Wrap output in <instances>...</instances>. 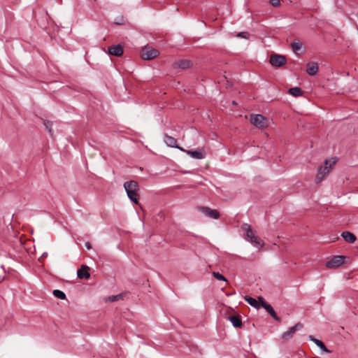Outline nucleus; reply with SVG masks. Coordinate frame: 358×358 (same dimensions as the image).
<instances>
[{
	"label": "nucleus",
	"mask_w": 358,
	"mask_h": 358,
	"mask_svg": "<svg viewBox=\"0 0 358 358\" xmlns=\"http://www.w3.org/2000/svg\"><path fill=\"white\" fill-rule=\"evenodd\" d=\"M336 162V157H332L330 159H325L324 165L318 167L317 173L315 177V182H320L329 173Z\"/></svg>",
	"instance_id": "1"
},
{
	"label": "nucleus",
	"mask_w": 358,
	"mask_h": 358,
	"mask_svg": "<svg viewBox=\"0 0 358 358\" xmlns=\"http://www.w3.org/2000/svg\"><path fill=\"white\" fill-rule=\"evenodd\" d=\"M124 187L127 192L128 198L134 203H138V194L139 186L136 181L130 180L124 183Z\"/></svg>",
	"instance_id": "2"
},
{
	"label": "nucleus",
	"mask_w": 358,
	"mask_h": 358,
	"mask_svg": "<svg viewBox=\"0 0 358 358\" xmlns=\"http://www.w3.org/2000/svg\"><path fill=\"white\" fill-rule=\"evenodd\" d=\"M242 229L246 232V237L248 241H249L255 247H263V243H262L259 238L255 235V231L252 229V227L250 224H244L242 226Z\"/></svg>",
	"instance_id": "3"
},
{
	"label": "nucleus",
	"mask_w": 358,
	"mask_h": 358,
	"mask_svg": "<svg viewBox=\"0 0 358 358\" xmlns=\"http://www.w3.org/2000/svg\"><path fill=\"white\" fill-rule=\"evenodd\" d=\"M250 122L255 127L263 129L268 126V120L261 114H255L250 116Z\"/></svg>",
	"instance_id": "4"
},
{
	"label": "nucleus",
	"mask_w": 358,
	"mask_h": 358,
	"mask_svg": "<svg viewBox=\"0 0 358 358\" xmlns=\"http://www.w3.org/2000/svg\"><path fill=\"white\" fill-rule=\"evenodd\" d=\"M159 52L157 50L150 47H145L141 52V57L145 60H150L159 55Z\"/></svg>",
	"instance_id": "5"
},
{
	"label": "nucleus",
	"mask_w": 358,
	"mask_h": 358,
	"mask_svg": "<svg viewBox=\"0 0 358 358\" xmlns=\"http://www.w3.org/2000/svg\"><path fill=\"white\" fill-rule=\"evenodd\" d=\"M345 259V257L343 255L334 256L330 260L326 262L325 266L328 268H338L344 263Z\"/></svg>",
	"instance_id": "6"
},
{
	"label": "nucleus",
	"mask_w": 358,
	"mask_h": 358,
	"mask_svg": "<svg viewBox=\"0 0 358 358\" xmlns=\"http://www.w3.org/2000/svg\"><path fill=\"white\" fill-rule=\"evenodd\" d=\"M258 299L260 301L261 307L264 308L275 321H280V318L277 315L273 307L262 296H259Z\"/></svg>",
	"instance_id": "7"
},
{
	"label": "nucleus",
	"mask_w": 358,
	"mask_h": 358,
	"mask_svg": "<svg viewBox=\"0 0 358 358\" xmlns=\"http://www.w3.org/2000/svg\"><path fill=\"white\" fill-rule=\"evenodd\" d=\"M269 62L272 66L280 67L286 64L287 59L283 55L275 54L271 56Z\"/></svg>",
	"instance_id": "8"
},
{
	"label": "nucleus",
	"mask_w": 358,
	"mask_h": 358,
	"mask_svg": "<svg viewBox=\"0 0 358 358\" xmlns=\"http://www.w3.org/2000/svg\"><path fill=\"white\" fill-rule=\"evenodd\" d=\"M303 324L300 322L296 323L294 326L289 328L288 331L284 332L282 335V338L286 341L290 339L293 336L294 334L296 331L301 330L303 328Z\"/></svg>",
	"instance_id": "9"
},
{
	"label": "nucleus",
	"mask_w": 358,
	"mask_h": 358,
	"mask_svg": "<svg viewBox=\"0 0 358 358\" xmlns=\"http://www.w3.org/2000/svg\"><path fill=\"white\" fill-rule=\"evenodd\" d=\"M199 209L204 215L209 217L213 219H218L220 217V213L217 210L211 209L206 206H201Z\"/></svg>",
	"instance_id": "10"
},
{
	"label": "nucleus",
	"mask_w": 358,
	"mask_h": 358,
	"mask_svg": "<svg viewBox=\"0 0 358 358\" xmlns=\"http://www.w3.org/2000/svg\"><path fill=\"white\" fill-rule=\"evenodd\" d=\"M186 153L189 155L191 157L196 159H202L206 157V152L203 148H200L195 150H186Z\"/></svg>",
	"instance_id": "11"
},
{
	"label": "nucleus",
	"mask_w": 358,
	"mask_h": 358,
	"mask_svg": "<svg viewBox=\"0 0 358 358\" xmlns=\"http://www.w3.org/2000/svg\"><path fill=\"white\" fill-rule=\"evenodd\" d=\"M90 267L86 265H82L77 271V276L80 279H88L90 277L89 273Z\"/></svg>",
	"instance_id": "12"
},
{
	"label": "nucleus",
	"mask_w": 358,
	"mask_h": 358,
	"mask_svg": "<svg viewBox=\"0 0 358 358\" xmlns=\"http://www.w3.org/2000/svg\"><path fill=\"white\" fill-rule=\"evenodd\" d=\"M122 47L120 44L108 47V53L111 55L120 57L122 55Z\"/></svg>",
	"instance_id": "13"
},
{
	"label": "nucleus",
	"mask_w": 358,
	"mask_h": 358,
	"mask_svg": "<svg viewBox=\"0 0 358 358\" xmlns=\"http://www.w3.org/2000/svg\"><path fill=\"white\" fill-rule=\"evenodd\" d=\"M190 65H191V62L187 59L179 60L173 64V68H175V69L178 68V69H187L190 66Z\"/></svg>",
	"instance_id": "14"
},
{
	"label": "nucleus",
	"mask_w": 358,
	"mask_h": 358,
	"mask_svg": "<svg viewBox=\"0 0 358 358\" xmlns=\"http://www.w3.org/2000/svg\"><path fill=\"white\" fill-rule=\"evenodd\" d=\"M307 73L310 76H315L317 74L318 71V66L317 64L315 62H309L307 64V69H306Z\"/></svg>",
	"instance_id": "15"
},
{
	"label": "nucleus",
	"mask_w": 358,
	"mask_h": 358,
	"mask_svg": "<svg viewBox=\"0 0 358 358\" xmlns=\"http://www.w3.org/2000/svg\"><path fill=\"white\" fill-rule=\"evenodd\" d=\"M309 339H310L311 341L314 342V343H315V345H316L317 346H318V347H319V348H320L323 352H327V353H329V352H330V350H329L326 348L325 345L324 344V343H323L322 341H320V340H319V339L315 338L314 336H309Z\"/></svg>",
	"instance_id": "16"
},
{
	"label": "nucleus",
	"mask_w": 358,
	"mask_h": 358,
	"mask_svg": "<svg viewBox=\"0 0 358 358\" xmlns=\"http://www.w3.org/2000/svg\"><path fill=\"white\" fill-rule=\"evenodd\" d=\"M341 236L343 238V239L346 242H348L349 243H354L356 241V239H357L355 235L353 234L352 233L350 232V231H343V232H342Z\"/></svg>",
	"instance_id": "17"
},
{
	"label": "nucleus",
	"mask_w": 358,
	"mask_h": 358,
	"mask_svg": "<svg viewBox=\"0 0 358 358\" xmlns=\"http://www.w3.org/2000/svg\"><path fill=\"white\" fill-rule=\"evenodd\" d=\"M243 298L245 301L254 308H259L261 306L260 301L259 300L257 301L255 299L248 295H245Z\"/></svg>",
	"instance_id": "18"
},
{
	"label": "nucleus",
	"mask_w": 358,
	"mask_h": 358,
	"mask_svg": "<svg viewBox=\"0 0 358 358\" xmlns=\"http://www.w3.org/2000/svg\"><path fill=\"white\" fill-rule=\"evenodd\" d=\"M229 321L231 322L232 325L234 327H242V321L241 319L238 316L232 315L229 317Z\"/></svg>",
	"instance_id": "19"
},
{
	"label": "nucleus",
	"mask_w": 358,
	"mask_h": 358,
	"mask_svg": "<svg viewBox=\"0 0 358 358\" xmlns=\"http://www.w3.org/2000/svg\"><path fill=\"white\" fill-rule=\"evenodd\" d=\"M164 142L168 146L171 148H174L177 144L176 138L169 135L164 136Z\"/></svg>",
	"instance_id": "20"
},
{
	"label": "nucleus",
	"mask_w": 358,
	"mask_h": 358,
	"mask_svg": "<svg viewBox=\"0 0 358 358\" xmlns=\"http://www.w3.org/2000/svg\"><path fill=\"white\" fill-rule=\"evenodd\" d=\"M288 93L292 95L293 96L297 97L303 94V91L301 90V88L295 87L289 88L288 90Z\"/></svg>",
	"instance_id": "21"
},
{
	"label": "nucleus",
	"mask_w": 358,
	"mask_h": 358,
	"mask_svg": "<svg viewBox=\"0 0 358 358\" xmlns=\"http://www.w3.org/2000/svg\"><path fill=\"white\" fill-rule=\"evenodd\" d=\"M291 46H292V50L295 53H296L297 51L300 50L302 48L303 44H302V43L301 41H293L291 43Z\"/></svg>",
	"instance_id": "22"
},
{
	"label": "nucleus",
	"mask_w": 358,
	"mask_h": 358,
	"mask_svg": "<svg viewBox=\"0 0 358 358\" xmlns=\"http://www.w3.org/2000/svg\"><path fill=\"white\" fill-rule=\"evenodd\" d=\"M124 294H120L117 295H113L107 298L106 301L114 302L118 300H123Z\"/></svg>",
	"instance_id": "23"
},
{
	"label": "nucleus",
	"mask_w": 358,
	"mask_h": 358,
	"mask_svg": "<svg viewBox=\"0 0 358 358\" xmlns=\"http://www.w3.org/2000/svg\"><path fill=\"white\" fill-rule=\"evenodd\" d=\"M53 295L60 299H66V294L64 292L59 290V289H55L53 290Z\"/></svg>",
	"instance_id": "24"
},
{
	"label": "nucleus",
	"mask_w": 358,
	"mask_h": 358,
	"mask_svg": "<svg viewBox=\"0 0 358 358\" xmlns=\"http://www.w3.org/2000/svg\"><path fill=\"white\" fill-rule=\"evenodd\" d=\"M213 275L218 280L227 281L225 277L218 272H213Z\"/></svg>",
	"instance_id": "25"
},
{
	"label": "nucleus",
	"mask_w": 358,
	"mask_h": 358,
	"mask_svg": "<svg viewBox=\"0 0 358 358\" xmlns=\"http://www.w3.org/2000/svg\"><path fill=\"white\" fill-rule=\"evenodd\" d=\"M237 36L238 37H241V38H245V39H248L250 36V34L248 32H246V31H242V32H239L238 34H237Z\"/></svg>",
	"instance_id": "26"
},
{
	"label": "nucleus",
	"mask_w": 358,
	"mask_h": 358,
	"mask_svg": "<svg viewBox=\"0 0 358 358\" xmlns=\"http://www.w3.org/2000/svg\"><path fill=\"white\" fill-rule=\"evenodd\" d=\"M44 125L45 128L48 130L49 133L52 134V123L50 121H45Z\"/></svg>",
	"instance_id": "27"
},
{
	"label": "nucleus",
	"mask_w": 358,
	"mask_h": 358,
	"mask_svg": "<svg viewBox=\"0 0 358 358\" xmlns=\"http://www.w3.org/2000/svg\"><path fill=\"white\" fill-rule=\"evenodd\" d=\"M270 3L275 7L279 6L280 0H270Z\"/></svg>",
	"instance_id": "28"
},
{
	"label": "nucleus",
	"mask_w": 358,
	"mask_h": 358,
	"mask_svg": "<svg viewBox=\"0 0 358 358\" xmlns=\"http://www.w3.org/2000/svg\"><path fill=\"white\" fill-rule=\"evenodd\" d=\"M174 148H178L180 151H182V152H186V150H185L184 148L180 147L179 145H178V144H176V146H175Z\"/></svg>",
	"instance_id": "29"
},
{
	"label": "nucleus",
	"mask_w": 358,
	"mask_h": 358,
	"mask_svg": "<svg viewBox=\"0 0 358 358\" xmlns=\"http://www.w3.org/2000/svg\"><path fill=\"white\" fill-rule=\"evenodd\" d=\"M85 246H86V248H87L88 250H90V249L92 248L91 244H90V243H89V242H87V243H85Z\"/></svg>",
	"instance_id": "30"
},
{
	"label": "nucleus",
	"mask_w": 358,
	"mask_h": 358,
	"mask_svg": "<svg viewBox=\"0 0 358 358\" xmlns=\"http://www.w3.org/2000/svg\"><path fill=\"white\" fill-rule=\"evenodd\" d=\"M47 255V252H44L43 255H42V257H44V256H46Z\"/></svg>",
	"instance_id": "31"
},
{
	"label": "nucleus",
	"mask_w": 358,
	"mask_h": 358,
	"mask_svg": "<svg viewBox=\"0 0 358 358\" xmlns=\"http://www.w3.org/2000/svg\"><path fill=\"white\" fill-rule=\"evenodd\" d=\"M313 358H317V357H313Z\"/></svg>",
	"instance_id": "32"
}]
</instances>
